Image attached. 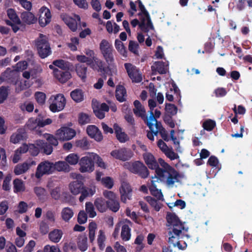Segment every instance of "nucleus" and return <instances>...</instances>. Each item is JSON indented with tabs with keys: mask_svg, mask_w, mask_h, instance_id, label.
<instances>
[{
	"mask_svg": "<svg viewBox=\"0 0 252 252\" xmlns=\"http://www.w3.org/2000/svg\"><path fill=\"white\" fill-rule=\"evenodd\" d=\"M77 246L81 251H86L88 248L87 237L86 236H81L77 242Z\"/></svg>",
	"mask_w": 252,
	"mask_h": 252,
	"instance_id": "obj_46",
	"label": "nucleus"
},
{
	"mask_svg": "<svg viewBox=\"0 0 252 252\" xmlns=\"http://www.w3.org/2000/svg\"><path fill=\"white\" fill-rule=\"evenodd\" d=\"M35 98L39 105H43L45 103L46 100V94L41 92H37L34 94Z\"/></svg>",
	"mask_w": 252,
	"mask_h": 252,
	"instance_id": "obj_54",
	"label": "nucleus"
},
{
	"mask_svg": "<svg viewBox=\"0 0 252 252\" xmlns=\"http://www.w3.org/2000/svg\"><path fill=\"white\" fill-rule=\"evenodd\" d=\"M151 70L154 73L157 71L160 74H166L167 72L165 63L162 61L155 62L151 66Z\"/></svg>",
	"mask_w": 252,
	"mask_h": 252,
	"instance_id": "obj_27",
	"label": "nucleus"
},
{
	"mask_svg": "<svg viewBox=\"0 0 252 252\" xmlns=\"http://www.w3.org/2000/svg\"><path fill=\"white\" fill-rule=\"evenodd\" d=\"M79 171L81 173L93 172L94 169V153L89 154L82 157L79 161Z\"/></svg>",
	"mask_w": 252,
	"mask_h": 252,
	"instance_id": "obj_5",
	"label": "nucleus"
},
{
	"mask_svg": "<svg viewBox=\"0 0 252 252\" xmlns=\"http://www.w3.org/2000/svg\"><path fill=\"white\" fill-rule=\"evenodd\" d=\"M101 59L98 58H94L92 61L90 67L94 71L100 73L104 79H106L107 75L112 76V72L111 67H113V65L106 64Z\"/></svg>",
	"mask_w": 252,
	"mask_h": 252,
	"instance_id": "obj_3",
	"label": "nucleus"
},
{
	"mask_svg": "<svg viewBox=\"0 0 252 252\" xmlns=\"http://www.w3.org/2000/svg\"><path fill=\"white\" fill-rule=\"evenodd\" d=\"M44 137L48 142V144L52 146H57L58 144V139L53 135L48 133L44 134Z\"/></svg>",
	"mask_w": 252,
	"mask_h": 252,
	"instance_id": "obj_59",
	"label": "nucleus"
},
{
	"mask_svg": "<svg viewBox=\"0 0 252 252\" xmlns=\"http://www.w3.org/2000/svg\"><path fill=\"white\" fill-rule=\"evenodd\" d=\"M136 2H138L139 10H140V12L138 13V16L144 17L145 19L148 21V25L152 26V22L148 11L146 10L141 0H137Z\"/></svg>",
	"mask_w": 252,
	"mask_h": 252,
	"instance_id": "obj_24",
	"label": "nucleus"
},
{
	"mask_svg": "<svg viewBox=\"0 0 252 252\" xmlns=\"http://www.w3.org/2000/svg\"><path fill=\"white\" fill-rule=\"evenodd\" d=\"M145 199L156 211H159L161 204L158 202L155 198L150 196H147L145 197Z\"/></svg>",
	"mask_w": 252,
	"mask_h": 252,
	"instance_id": "obj_45",
	"label": "nucleus"
},
{
	"mask_svg": "<svg viewBox=\"0 0 252 252\" xmlns=\"http://www.w3.org/2000/svg\"><path fill=\"white\" fill-rule=\"evenodd\" d=\"M87 134L91 138H94L97 141H101L103 139V136L101 132L98 127L94 125H90L87 127Z\"/></svg>",
	"mask_w": 252,
	"mask_h": 252,
	"instance_id": "obj_14",
	"label": "nucleus"
},
{
	"mask_svg": "<svg viewBox=\"0 0 252 252\" xmlns=\"http://www.w3.org/2000/svg\"><path fill=\"white\" fill-rule=\"evenodd\" d=\"M216 126V122L211 119L205 121L203 123L202 126L204 129L207 131H212Z\"/></svg>",
	"mask_w": 252,
	"mask_h": 252,
	"instance_id": "obj_55",
	"label": "nucleus"
},
{
	"mask_svg": "<svg viewBox=\"0 0 252 252\" xmlns=\"http://www.w3.org/2000/svg\"><path fill=\"white\" fill-rule=\"evenodd\" d=\"M54 76L60 82L64 83L71 77V75L68 70L56 69Z\"/></svg>",
	"mask_w": 252,
	"mask_h": 252,
	"instance_id": "obj_17",
	"label": "nucleus"
},
{
	"mask_svg": "<svg viewBox=\"0 0 252 252\" xmlns=\"http://www.w3.org/2000/svg\"><path fill=\"white\" fill-rule=\"evenodd\" d=\"M115 47L119 54L123 57L126 58L127 57V51L126 47L121 40L118 39H115Z\"/></svg>",
	"mask_w": 252,
	"mask_h": 252,
	"instance_id": "obj_34",
	"label": "nucleus"
},
{
	"mask_svg": "<svg viewBox=\"0 0 252 252\" xmlns=\"http://www.w3.org/2000/svg\"><path fill=\"white\" fill-rule=\"evenodd\" d=\"M124 167L130 172L137 174L142 178H147L149 175V171L147 167L140 161L127 162L125 163Z\"/></svg>",
	"mask_w": 252,
	"mask_h": 252,
	"instance_id": "obj_2",
	"label": "nucleus"
},
{
	"mask_svg": "<svg viewBox=\"0 0 252 252\" xmlns=\"http://www.w3.org/2000/svg\"><path fill=\"white\" fill-rule=\"evenodd\" d=\"M75 146L83 150H87L89 148L90 144L87 138L86 137H83L82 139L75 141Z\"/></svg>",
	"mask_w": 252,
	"mask_h": 252,
	"instance_id": "obj_47",
	"label": "nucleus"
},
{
	"mask_svg": "<svg viewBox=\"0 0 252 252\" xmlns=\"http://www.w3.org/2000/svg\"><path fill=\"white\" fill-rule=\"evenodd\" d=\"M111 155L114 158L125 161L130 159L133 156V153L130 149L122 148L113 150Z\"/></svg>",
	"mask_w": 252,
	"mask_h": 252,
	"instance_id": "obj_8",
	"label": "nucleus"
},
{
	"mask_svg": "<svg viewBox=\"0 0 252 252\" xmlns=\"http://www.w3.org/2000/svg\"><path fill=\"white\" fill-rule=\"evenodd\" d=\"M121 199L124 203H126L127 199H131L132 195V189L130 185L127 183L123 182L120 188Z\"/></svg>",
	"mask_w": 252,
	"mask_h": 252,
	"instance_id": "obj_12",
	"label": "nucleus"
},
{
	"mask_svg": "<svg viewBox=\"0 0 252 252\" xmlns=\"http://www.w3.org/2000/svg\"><path fill=\"white\" fill-rule=\"evenodd\" d=\"M53 64L62 70H68L69 68V63L63 60H56L53 61Z\"/></svg>",
	"mask_w": 252,
	"mask_h": 252,
	"instance_id": "obj_43",
	"label": "nucleus"
},
{
	"mask_svg": "<svg viewBox=\"0 0 252 252\" xmlns=\"http://www.w3.org/2000/svg\"><path fill=\"white\" fill-rule=\"evenodd\" d=\"M91 119L90 116L84 113H80L78 115V123L80 125H84L90 123Z\"/></svg>",
	"mask_w": 252,
	"mask_h": 252,
	"instance_id": "obj_52",
	"label": "nucleus"
},
{
	"mask_svg": "<svg viewBox=\"0 0 252 252\" xmlns=\"http://www.w3.org/2000/svg\"><path fill=\"white\" fill-rule=\"evenodd\" d=\"M7 15L8 17L15 24L20 25L21 21L17 15L14 9L12 8H9L7 10Z\"/></svg>",
	"mask_w": 252,
	"mask_h": 252,
	"instance_id": "obj_40",
	"label": "nucleus"
},
{
	"mask_svg": "<svg viewBox=\"0 0 252 252\" xmlns=\"http://www.w3.org/2000/svg\"><path fill=\"white\" fill-rule=\"evenodd\" d=\"M86 211L89 214L90 218H94L96 215V212L94 211V206L91 202H86Z\"/></svg>",
	"mask_w": 252,
	"mask_h": 252,
	"instance_id": "obj_53",
	"label": "nucleus"
},
{
	"mask_svg": "<svg viewBox=\"0 0 252 252\" xmlns=\"http://www.w3.org/2000/svg\"><path fill=\"white\" fill-rule=\"evenodd\" d=\"M95 192V189L89 188H87L84 186L83 187V189L81 190L80 193L81 196H80L79 199V201L82 202L84 201V200L88 196H92L93 195Z\"/></svg>",
	"mask_w": 252,
	"mask_h": 252,
	"instance_id": "obj_33",
	"label": "nucleus"
},
{
	"mask_svg": "<svg viewBox=\"0 0 252 252\" xmlns=\"http://www.w3.org/2000/svg\"><path fill=\"white\" fill-rule=\"evenodd\" d=\"M126 91L125 88L121 85L117 86L115 91V96L118 101L120 102L126 100Z\"/></svg>",
	"mask_w": 252,
	"mask_h": 252,
	"instance_id": "obj_25",
	"label": "nucleus"
},
{
	"mask_svg": "<svg viewBox=\"0 0 252 252\" xmlns=\"http://www.w3.org/2000/svg\"><path fill=\"white\" fill-rule=\"evenodd\" d=\"M99 49L107 64L114 65L115 50L112 45L107 40L102 39L99 44Z\"/></svg>",
	"mask_w": 252,
	"mask_h": 252,
	"instance_id": "obj_4",
	"label": "nucleus"
},
{
	"mask_svg": "<svg viewBox=\"0 0 252 252\" xmlns=\"http://www.w3.org/2000/svg\"><path fill=\"white\" fill-rule=\"evenodd\" d=\"M133 105L134 106V108L133 109L134 114L136 116L144 119L146 118V110L144 107L138 100H135L134 101Z\"/></svg>",
	"mask_w": 252,
	"mask_h": 252,
	"instance_id": "obj_20",
	"label": "nucleus"
},
{
	"mask_svg": "<svg viewBox=\"0 0 252 252\" xmlns=\"http://www.w3.org/2000/svg\"><path fill=\"white\" fill-rule=\"evenodd\" d=\"M87 220V214L84 211H81L79 212L78 215L77 221L78 222L82 224L85 223Z\"/></svg>",
	"mask_w": 252,
	"mask_h": 252,
	"instance_id": "obj_62",
	"label": "nucleus"
},
{
	"mask_svg": "<svg viewBox=\"0 0 252 252\" xmlns=\"http://www.w3.org/2000/svg\"><path fill=\"white\" fill-rule=\"evenodd\" d=\"M17 74L16 70L14 69L12 70L10 68L8 67L1 74L0 78L3 81L13 82L17 77Z\"/></svg>",
	"mask_w": 252,
	"mask_h": 252,
	"instance_id": "obj_19",
	"label": "nucleus"
},
{
	"mask_svg": "<svg viewBox=\"0 0 252 252\" xmlns=\"http://www.w3.org/2000/svg\"><path fill=\"white\" fill-rule=\"evenodd\" d=\"M143 158L145 163L150 169H154L158 166V162L154 155L151 153L146 152L143 154Z\"/></svg>",
	"mask_w": 252,
	"mask_h": 252,
	"instance_id": "obj_18",
	"label": "nucleus"
},
{
	"mask_svg": "<svg viewBox=\"0 0 252 252\" xmlns=\"http://www.w3.org/2000/svg\"><path fill=\"white\" fill-rule=\"evenodd\" d=\"M96 229V223L95 222H91L89 224V237L90 241L92 243L95 238V229Z\"/></svg>",
	"mask_w": 252,
	"mask_h": 252,
	"instance_id": "obj_56",
	"label": "nucleus"
},
{
	"mask_svg": "<svg viewBox=\"0 0 252 252\" xmlns=\"http://www.w3.org/2000/svg\"><path fill=\"white\" fill-rule=\"evenodd\" d=\"M12 179V176L10 174H7L3 182L2 189L5 191H8L10 189V182Z\"/></svg>",
	"mask_w": 252,
	"mask_h": 252,
	"instance_id": "obj_57",
	"label": "nucleus"
},
{
	"mask_svg": "<svg viewBox=\"0 0 252 252\" xmlns=\"http://www.w3.org/2000/svg\"><path fill=\"white\" fill-rule=\"evenodd\" d=\"M105 239L106 237L104 232L102 230H100L97 241L98 247L100 250H103L105 248L104 242Z\"/></svg>",
	"mask_w": 252,
	"mask_h": 252,
	"instance_id": "obj_50",
	"label": "nucleus"
},
{
	"mask_svg": "<svg viewBox=\"0 0 252 252\" xmlns=\"http://www.w3.org/2000/svg\"><path fill=\"white\" fill-rule=\"evenodd\" d=\"M166 220L167 222L173 227L183 224L178 216L174 213H168L166 216Z\"/></svg>",
	"mask_w": 252,
	"mask_h": 252,
	"instance_id": "obj_32",
	"label": "nucleus"
},
{
	"mask_svg": "<svg viewBox=\"0 0 252 252\" xmlns=\"http://www.w3.org/2000/svg\"><path fill=\"white\" fill-rule=\"evenodd\" d=\"M154 169L155 170V172L157 176L159 178L162 179H164L166 177V174L168 171V170L160 168L158 165L157 167L154 168Z\"/></svg>",
	"mask_w": 252,
	"mask_h": 252,
	"instance_id": "obj_61",
	"label": "nucleus"
},
{
	"mask_svg": "<svg viewBox=\"0 0 252 252\" xmlns=\"http://www.w3.org/2000/svg\"><path fill=\"white\" fill-rule=\"evenodd\" d=\"M101 181L103 185L108 189H111L113 187V181L110 177L103 178Z\"/></svg>",
	"mask_w": 252,
	"mask_h": 252,
	"instance_id": "obj_60",
	"label": "nucleus"
},
{
	"mask_svg": "<svg viewBox=\"0 0 252 252\" xmlns=\"http://www.w3.org/2000/svg\"><path fill=\"white\" fill-rule=\"evenodd\" d=\"M128 50L133 53L135 55H138L139 44L135 41L130 40L128 43Z\"/></svg>",
	"mask_w": 252,
	"mask_h": 252,
	"instance_id": "obj_51",
	"label": "nucleus"
},
{
	"mask_svg": "<svg viewBox=\"0 0 252 252\" xmlns=\"http://www.w3.org/2000/svg\"><path fill=\"white\" fill-rule=\"evenodd\" d=\"M62 220L65 222H68L73 217L74 212L73 210L69 207L63 208L61 213Z\"/></svg>",
	"mask_w": 252,
	"mask_h": 252,
	"instance_id": "obj_29",
	"label": "nucleus"
},
{
	"mask_svg": "<svg viewBox=\"0 0 252 252\" xmlns=\"http://www.w3.org/2000/svg\"><path fill=\"white\" fill-rule=\"evenodd\" d=\"M34 191L40 199L44 198L46 193V190L44 188L38 187H35L34 188Z\"/></svg>",
	"mask_w": 252,
	"mask_h": 252,
	"instance_id": "obj_63",
	"label": "nucleus"
},
{
	"mask_svg": "<svg viewBox=\"0 0 252 252\" xmlns=\"http://www.w3.org/2000/svg\"><path fill=\"white\" fill-rule=\"evenodd\" d=\"M172 115L165 114L163 117V121L171 128H174L175 126V123L173 120Z\"/></svg>",
	"mask_w": 252,
	"mask_h": 252,
	"instance_id": "obj_64",
	"label": "nucleus"
},
{
	"mask_svg": "<svg viewBox=\"0 0 252 252\" xmlns=\"http://www.w3.org/2000/svg\"><path fill=\"white\" fill-rule=\"evenodd\" d=\"M149 190L151 194L157 197L158 200L163 199V194L161 191V190H159L157 188V186L154 184L152 183L151 186L149 187Z\"/></svg>",
	"mask_w": 252,
	"mask_h": 252,
	"instance_id": "obj_41",
	"label": "nucleus"
},
{
	"mask_svg": "<svg viewBox=\"0 0 252 252\" xmlns=\"http://www.w3.org/2000/svg\"><path fill=\"white\" fill-rule=\"evenodd\" d=\"M87 69V66L84 64H78L76 67V73L83 82L86 81Z\"/></svg>",
	"mask_w": 252,
	"mask_h": 252,
	"instance_id": "obj_35",
	"label": "nucleus"
},
{
	"mask_svg": "<svg viewBox=\"0 0 252 252\" xmlns=\"http://www.w3.org/2000/svg\"><path fill=\"white\" fill-rule=\"evenodd\" d=\"M69 189L74 195H77L80 193L81 190L83 189L84 185L81 181L76 180L70 183Z\"/></svg>",
	"mask_w": 252,
	"mask_h": 252,
	"instance_id": "obj_23",
	"label": "nucleus"
},
{
	"mask_svg": "<svg viewBox=\"0 0 252 252\" xmlns=\"http://www.w3.org/2000/svg\"><path fill=\"white\" fill-rule=\"evenodd\" d=\"M140 21L137 19L132 20L130 23L132 27L135 28L138 25L140 30L144 32L147 33L150 30H154V27L152 23V26L148 25V21L144 17H139Z\"/></svg>",
	"mask_w": 252,
	"mask_h": 252,
	"instance_id": "obj_10",
	"label": "nucleus"
},
{
	"mask_svg": "<svg viewBox=\"0 0 252 252\" xmlns=\"http://www.w3.org/2000/svg\"><path fill=\"white\" fill-rule=\"evenodd\" d=\"M165 110L167 113L166 115L174 116L177 113L178 108L173 104L166 103L165 104Z\"/></svg>",
	"mask_w": 252,
	"mask_h": 252,
	"instance_id": "obj_49",
	"label": "nucleus"
},
{
	"mask_svg": "<svg viewBox=\"0 0 252 252\" xmlns=\"http://www.w3.org/2000/svg\"><path fill=\"white\" fill-rule=\"evenodd\" d=\"M54 172L53 163L49 161H44L40 163L37 166L35 177L40 179L45 174H51Z\"/></svg>",
	"mask_w": 252,
	"mask_h": 252,
	"instance_id": "obj_6",
	"label": "nucleus"
},
{
	"mask_svg": "<svg viewBox=\"0 0 252 252\" xmlns=\"http://www.w3.org/2000/svg\"><path fill=\"white\" fill-rule=\"evenodd\" d=\"M35 144L40 148L41 152H42L47 155H50L53 152L52 146L49 144L44 140H37L35 141Z\"/></svg>",
	"mask_w": 252,
	"mask_h": 252,
	"instance_id": "obj_22",
	"label": "nucleus"
},
{
	"mask_svg": "<svg viewBox=\"0 0 252 252\" xmlns=\"http://www.w3.org/2000/svg\"><path fill=\"white\" fill-rule=\"evenodd\" d=\"M184 227L183 224L173 227L172 231H169L168 232V243L172 244L175 246L174 244V239L176 238L179 239V236L182 233V230L184 229Z\"/></svg>",
	"mask_w": 252,
	"mask_h": 252,
	"instance_id": "obj_15",
	"label": "nucleus"
},
{
	"mask_svg": "<svg viewBox=\"0 0 252 252\" xmlns=\"http://www.w3.org/2000/svg\"><path fill=\"white\" fill-rule=\"evenodd\" d=\"M131 229L127 224H123L122 227L121 237L123 241H127L130 239Z\"/></svg>",
	"mask_w": 252,
	"mask_h": 252,
	"instance_id": "obj_38",
	"label": "nucleus"
},
{
	"mask_svg": "<svg viewBox=\"0 0 252 252\" xmlns=\"http://www.w3.org/2000/svg\"><path fill=\"white\" fill-rule=\"evenodd\" d=\"M108 208L114 212H117L120 208V204L117 198L113 200H107Z\"/></svg>",
	"mask_w": 252,
	"mask_h": 252,
	"instance_id": "obj_44",
	"label": "nucleus"
},
{
	"mask_svg": "<svg viewBox=\"0 0 252 252\" xmlns=\"http://www.w3.org/2000/svg\"><path fill=\"white\" fill-rule=\"evenodd\" d=\"M29 152L33 156H36L41 152L40 148L37 146L36 144H29Z\"/></svg>",
	"mask_w": 252,
	"mask_h": 252,
	"instance_id": "obj_58",
	"label": "nucleus"
},
{
	"mask_svg": "<svg viewBox=\"0 0 252 252\" xmlns=\"http://www.w3.org/2000/svg\"><path fill=\"white\" fill-rule=\"evenodd\" d=\"M35 45L37 53L41 59H45L51 54L50 45L45 35L40 33L39 37L35 40Z\"/></svg>",
	"mask_w": 252,
	"mask_h": 252,
	"instance_id": "obj_1",
	"label": "nucleus"
},
{
	"mask_svg": "<svg viewBox=\"0 0 252 252\" xmlns=\"http://www.w3.org/2000/svg\"><path fill=\"white\" fill-rule=\"evenodd\" d=\"M26 133L22 130H18V132L13 133L10 138V141L14 144H17L20 141L24 140Z\"/></svg>",
	"mask_w": 252,
	"mask_h": 252,
	"instance_id": "obj_36",
	"label": "nucleus"
},
{
	"mask_svg": "<svg viewBox=\"0 0 252 252\" xmlns=\"http://www.w3.org/2000/svg\"><path fill=\"white\" fill-rule=\"evenodd\" d=\"M13 189L15 193H18L25 190L23 182L19 179H15L13 181Z\"/></svg>",
	"mask_w": 252,
	"mask_h": 252,
	"instance_id": "obj_42",
	"label": "nucleus"
},
{
	"mask_svg": "<svg viewBox=\"0 0 252 252\" xmlns=\"http://www.w3.org/2000/svg\"><path fill=\"white\" fill-rule=\"evenodd\" d=\"M124 66L128 76L132 80L133 82L137 83L141 82V77L138 75V71L135 66L130 63H125Z\"/></svg>",
	"mask_w": 252,
	"mask_h": 252,
	"instance_id": "obj_13",
	"label": "nucleus"
},
{
	"mask_svg": "<svg viewBox=\"0 0 252 252\" xmlns=\"http://www.w3.org/2000/svg\"><path fill=\"white\" fill-rule=\"evenodd\" d=\"M114 129L116 133L117 139L121 143H125L129 140L127 135L124 132L122 131V128L117 124L114 125Z\"/></svg>",
	"mask_w": 252,
	"mask_h": 252,
	"instance_id": "obj_26",
	"label": "nucleus"
},
{
	"mask_svg": "<svg viewBox=\"0 0 252 252\" xmlns=\"http://www.w3.org/2000/svg\"><path fill=\"white\" fill-rule=\"evenodd\" d=\"M72 99L76 102H80L84 99L83 91L80 89H75L70 93Z\"/></svg>",
	"mask_w": 252,
	"mask_h": 252,
	"instance_id": "obj_39",
	"label": "nucleus"
},
{
	"mask_svg": "<svg viewBox=\"0 0 252 252\" xmlns=\"http://www.w3.org/2000/svg\"><path fill=\"white\" fill-rule=\"evenodd\" d=\"M76 134V131L67 126H63L56 132L57 138L62 141L72 139Z\"/></svg>",
	"mask_w": 252,
	"mask_h": 252,
	"instance_id": "obj_7",
	"label": "nucleus"
},
{
	"mask_svg": "<svg viewBox=\"0 0 252 252\" xmlns=\"http://www.w3.org/2000/svg\"><path fill=\"white\" fill-rule=\"evenodd\" d=\"M29 170V165L27 162L17 164L14 169V173L16 175H19L25 173Z\"/></svg>",
	"mask_w": 252,
	"mask_h": 252,
	"instance_id": "obj_37",
	"label": "nucleus"
},
{
	"mask_svg": "<svg viewBox=\"0 0 252 252\" xmlns=\"http://www.w3.org/2000/svg\"><path fill=\"white\" fill-rule=\"evenodd\" d=\"M21 18L22 21L27 25L34 24L37 21V18L30 11H24L21 13Z\"/></svg>",
	"mask_w": 252,
	"mask_h": 252,
	"instance_id": "obj_21",
	"label": "nucleus"
},
{
	"mask_svg": "<svg viewBox=\"0 0 252 252\" xmlns=\"http://www.w3.org/2000/svg\"><path fill=\"white\" fill-rule=\"evenodd\" d=\"M54 172L55 170L58 171H64L68 172L70 170L69 165L64 161H59L53 163Z\"/></svg>",
	"mask_w": 252,
	"mask_h": 252,
	"instance_id": "obj_28",
	"label": "nucleus"
},
{
	"mask_svg": "<svg viewBox=\"0 0 252 252\" xmlns=\"http://www.w3.org/2000/svg\"><path fill=\"white\" fill-rule=\"evenodd\" d=\"M39 12L38 23L41 27H44L51 21V12L50 10L45 6H42L40 9Z\"/></svg>",
	"mask_w": 252,
	"mask_h": 252,
	"instance_id": "obj_11",
	"label": "nucleus"
},
{
	"mask_svg": "<svg viewBox=\"0 0 252 252\" xmlns=\"http://www.w3.org/2000/svg\"><path fill=\"white\" fill-rule=\"evenodd\" d=\"M65 162L67 164L70 165H75L78 162L79 163V160L78 156L74 153L69 154L65 158Z\"/></svg>",
	"mask_w": 252,
	"mask_h": 252,
	"instance_id": "obj_48",
	"label": "nucleus"
},
{
	"mask_svg": "<svg viewBox=\"0 0 252 252\" xmlns=\"http://www.w3.org/2000/svg\"><path fill=\"white\" fill-rule=\"evenodd\" d=\"M180 175L174 168L168 170L166 174V184L168 185H173L175 182L179 181Z\"/></svg>",
	"mask_w": 252,
	"mask_h": 252,
	"instance_id": "obj_16",
	"label": "nucleus"
},
{
	"mask_svg": "<svg viewBox=\"0 0 252 252\" xmlns=\"http://www.w3.org/2000/svg\"><path fill=\"white\" fill-rule=\"evenodd\" d=\"M66 99L63 94H59L54 96L52 103L49 106L50 110L53 112H59L65 107Z\"/></svg>",
	"mask_w": 252,
	"mask_h": 252,
	"instance_id": "obj_9",
	"label": "nucleus"
},
{
	"mask_svg": "<svg viewBox=\"0 0 252 252\" xmlns=\"http://www.w3.org/2000/svg\"><path fill=\"white\" fill-rule=\"evenodd\" d=\"M96 209L100 212H104L108 208L107 201L102 198H96L94 202Z\"/></svg>",
	"mask_w": 252,
	"mask_h": 252,
	"instance_id": "obj_30",
	"label": "nucleus"
},
{
	"mask_svg": "<svg viewBox=\"0 0 252 252\" xmlns=\"http://www.w3.org/2000/svg\"><path fill=\"white\" fill-rule=\"evenodd\" d=\"M63 235L62 230L55 229L49 234V238L53 242L58 243L61 239Z\"/></svg>",
	"mask_w": 252,
	"mask_h": 252,
	"instance_id": "obj_31",
	"label": "nucleus"
}]
</instances>
